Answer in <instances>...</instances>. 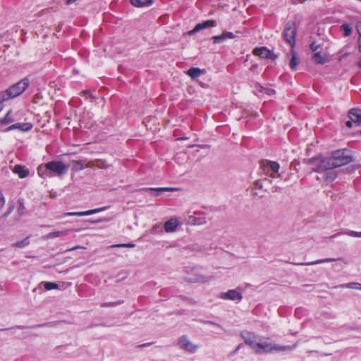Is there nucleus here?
<instances>
[{"instance_id": "obj_24", "label": "nucleus", "mask_w": 361, "mask_h": 361, "mask_svg": "<svg viewBox=\"0 0 361 361\" xmlns=\"http://www.w3.org/2000/svg\"><path fill=\"white\" fill-rule=\"evenodd\" d=\"M16 129L22 130V131H28L32 129V125L30 123H15Z\"/></svg>"}, {"instance_id": "obj_40", "label": "nucleus", "mask_w": 361, "mask_h": 361, "mask_svg": "<svg viewBox=\"0 0 361 361\" xmlns=\"http://www.w3.org/2000/svg\"><path fill=\"white\" fill-rule=\"evenodd\" d=\"M356 29L359 34V36H361V22H357L356 24Z\"/></svg>"}, {"instance_id": "obj_11", "label": "nucleus", "mask_w": 361, "mask_h": 361, "mask_svg": "<svg viewBox=\"0 0 361 361\" xmlns=\"http://www.w3.org/2000/svg\"><path fill=\"white\" fill-rule=\"evenodd\" d=\"M221 298L224 300L240 301L243 298V295L235 290H229L226 293L221 294Z\"/></svg>"}, {"instance_id": "obj_51", "label": "nucleus", "mask_w": 361, "mask_h": 361, "mask_svg": "<svg viewBox=\"0 0 361 361\" xmlns=\"http://www.w3.org/2000/svg\"><path fill=\"white\" fill-rule=\"evenodd\" d=\"M209 323L211 324L215 325V326H218L219 328H221V326L220 325H219L218 324H216V323H214V322H209Z\"/></svg>"}, {"instance_id": "obj_46", "label": "nucleus", "mask_w": 361, "mask_h": 361, "mask_svg": "<svg viewBox=\"0 0 361 361\" xmlns=\"http://www.w3.org/2000/svg\"><path fill=\"white\" fill-rule=\"evenodd\" d=\"M78 1V0H67L66 4H67V5H71V4H73V3L77 2Z\"/></svg>"}, {"instance_id": "obj_22", "label": "nucleus", "mask_w": 361, "mask_h": 361, "mask_svg": "<svg viewBox=\"0 0 361 361\" xmlns=\"http://www.w3.org/2000/svg\"><path fill=\"white\" fill-rule=\"evenodd\" d=\"M202 71L199 68H191L187 71V74L192 79L198 78Z\"/></svg>"}, {"instance_id": "obj_2", "label": "nucleus", "mask_w": 361, "mask_h": 361, "mask_svg": "<svg viewBox=\"0 0 361 361\" xmlns=\"http://www.w3.org/2000/svg\"><path fill=\"white\" fill-rule=\"evenodd\" d=\"M243 338L244 339L245 343L247 344L255 353L258 354L267 353L271 352L272 350H292L296 347V345H274L269 343L268 341L262 340L260 338L257 337V336L251 334H247V335L243 336Z\"/></svg>"}, {"instance_id": "obj_48", "label": "nucleus", "mask_w": 361, "mask_h": 361, "mask_svg": "<svg viewBox=\"0 0 361 361\" xmlns=\"http://www.w3.org/2000/svg\"><path fill=\"white\" fill-rule=\"evenodd\" d=\"M240 348H241V344H240V345H238L237 346V348H235V350L233 351V354L236 353L240 350Z\"/></svg>"}, {"instance_id": "obj_6", "label": "nucleus", "mask_w": 361, "mask_h": 361, "mask_svg": "<svg viewBox=\"0 0 361 361\" xmlns=\"http://www.w3.org/2000/svg\"><path fill=\"white\" fill-rule=\"evenodd\" d=\"M46 167L53 175H61L65 173L67 170V167L62 161H49L46 163Z\"/></svg>"}, {"instance_id": "obj_44", "label": "nucleus", "mask_w": 361, "mask_h": 361, "mask_svg": "<svg viewBox=\"0 0 361 361\" xmlns=\"http://www.w3.org/2000/svg\"><path fill=\"white\" fill-rule=\"evenodd\" d=\"M358 49L361 52V36L358 38Z\"/></svg>"}, {"instance_id": "obj_42", "label": "nucleus", "mask_w": 361, "mask_h": 361, "mask_svg": "<svg viewBox=\"0 0 361 361\" xmlns=\"http://www.w3.org/2000/svg\"><path fill=\"white\" fill-rule=\"evenodd\" d=\"M16 130L15 124H13L11 126H9L8 128H7L5 131L7 132V131H10V130Z\"/></svg>"}, {"instance_id": "obj_25", "label": "nucleus", "mask_w": 361, "mask_h": 361, "mask_svg": "<svg viewBox=\"0 0 361 361\" xmlns=\"http://www.w3.org/2000/svg\"><path fill=\"white\" fill-rule=\"evenodd\" d=\"M291 53L292 57L290 59L289 65L291 69L295 70L299 63V59L297 57L296 54L294 53L293 49H291Z\"/></svg>"}, {"instance_id": "obj_26", "label": "nucleus", "mask_w": 361, "mask_h": 361, "mask_svg": "<svg viewBox=\"0 0 361 361\" xmlns=\"http://www.w3.org/2000/svg\"><path fill=\"white\" fill-rule=\"evenodd\" d=\"M312 59L316 63L322 64L325 61V58L321 54L320 52H315L312 55Z\"/></svg>"}, {"instance_id": "obj_29", "label": "nucleus", "mask_w": 361, "mask_h": 361, "mask_svg": "<svg viewBox=\"0 0 361 361\" xmlns=\"http://www.w3.org/2000/svg\"><path fill=\"white\" fill-rule=\"evenodd\" d=\"M341 30L342 31H343L344 34L343 35L345 37H347V36H349L351 35V32H352V28L350 27V26L348 24H343L341 26Z\"/></svg>"}, {"instance_id": "obj_23", "label": "nucleus", "mask_w": 361, "mask_h": 361, "mask_svg": "<svg viewBox=\"0 0 361 361\" xmlns=\"http://www.w3.org/2000/svg\"><path fill=\"white\" fill-rule=\"evenodd\" d=\"M187 281L190 283H204L207 281V279L202 274H197L195 277H188Z\"/></svg>"}, {"instance_id": "obj_33", "label": "nucleus", "mask_w": 361, "mask_h": 361, "mask_svg": "<svg viewBox=\"0 0 361 361\" xmlns=\"http://www.w3.org/2000/svg\"><path fill=\"white\" fill-rule=\"evenodd\" d=\"M135 246L134 243H124V244H116L113 245L112 247H130L133 248Z\"/></svg>"}, {"instance_id": "obj_21", "label": "nucleus", "mask_w": 361, "mask_h": 361, "mask_svg": "<svg viewBox=\"0 0 361 361\" xmlns=\"http://www.w3.org/2000/svg\"><path fill=\"white\" fill-rule=\"evenodd\" d=\"M15 121V118H13L12 115V110H9L6 116L0 120V123L3 125H6L10 123H12Z\"/></svg>"}, {"instance_id": "obj_15", "label": "nucleus", "mask_w": 361, "mask_h": 361, "mask_svg": "<svg viewBox=\"0 0 361 361\" xmlns=\"http://www.w3.org/2000/svg\"><path fill=\"white\" fill-rule=\"evenodd\" d=\"M13 172L18 174L20 178H24L29 174V171L25 166L20 165H16L14 167Z\"/></svg>"}, {"instance_id": "obj_39", "label": "nucleus", "mask_w": 361, "mask_h": 361, "mask_svg": "<svg viewBox=\"0 0 361 361\" xmlns=\"http://www.w3.org/2000/svg\"><path fill=\"white\" fill-rule=\"evenodd\" d=\"M94 166H96L98 168H104L105 167L104 163L102 161H97L96 164H93Z\"/></svg>"}, {"instance_id": "obj_8", "label": "nucleus", "mask_w": 361, "mask_h": 361, "mask_svg": "<svg viewBox=\"0 0 361 361\" xmlns=\"http://www.w3.org/2000/svg\"><path fill=\"white\" fill-rule=\"evenodd\" d=\"M253 54L262 59H275L276 58L272 51L264 47L255 48L253 50Z\"/></svg>"}, {"instance_id": "obj_28", "label": "nucleus", "mask_w": 361, "mask_h": 361, "mask_svg": "<svg viewBox=\"0 0 361 361\" xmlns=\"http://www.w3.org/2000/svg\"><path fill=\"white\" fill-rule=\"evenodd\" d=\"M29 243L30 241L28 238H25L20 241L16 242L15 244H13V246L18 248H23L26 247L29 244Z\"/></svg>"}, {"instance_id": "obj_4", "label": "nucleus", "mask_w": 361, "mask_h": 361, "mask_svg": "<svg viewBox=\"0 0 361 361\" xmlns=\"http://www.w3.org/2000/svg\"><path fill=\"white\" fill-rule=\"evenodd\" d=\"M296 25L293 22H288L284 27L283 36L286 42L293 49L295 44Z\"/></svg>"}, {"instance_id": "obj_47", "label": "nucleus", "mask_w": 361, "mask_h": 361, "mask_svg": "<svg viewBox=\"0 0 361 361\" xmlns=\"http://www.w3.org/2000/svg\"><path fill=\"white\" fill-rule=\"evenodd\" d=\"M82 94L85 96V97H88L90 95V92L88 90H84L82 92Z\"/></svg>"}, {"instance_id": "obj_50", "label": "nucleus", "mask_w": 361, "mask_h": 361, "mask_svg": "<svg viewBox=\"0 0 361 361\" xmlns=\"http://www.w3.org/2000/svg\"><path fill=\"white\" fill-rule=\"evenodd\" d=\"M79 248H82V247H80V246H77V247H73V248L68 249V250H67V251H71V250H74L79 249Z\"/></svg>"}, {"instance_id": "obj_10", "label": "nucleus", "mask_w": 361, "mask_h": 361, "mask_svg": "<svg viewBox=\"0 0 361 361\" xmlns=\"http://www.w3.org/2000/svg\"><path fill=\"white\" fill-rule=\"evenodd\" d=\"M216 26V23L213 20H208L204 22L198 23L195 25V27L190 31L188 32V35H192L202 29L214 27Z\"/></svg>"}, {"instance_id": "obj_18", "label": "nucleus", "mask_w": 361, "mask_h": 361, "mask_svg": "<svg viewBox=\"0 0 361 361\" xmlns=\"http://www.w3.org/2000/svg\"><path fill=\"white\" fill-rule=\"evenodd\" d=\"M130 1L134 6L145 7L152 5L154 0H130Z\"/></svg>"}, {"instance_id": "obj_41", "label": "nucleus", "mask_w": 361, "mask_h": 361, "mask_svg": "<svg viewBox=\"0 0 361 361\" xmlns=\"http://www.w3.org/2000/svg\"><path fill=\"white\" fill-rule=\"evenodd\" d=\"M120 304L119 302H109V303H104L102 305V307H106V306H111V305H118Z\"/></svg>"}, {"instance_id": "obj_17", "label": "nucleus", "mask_w": 361, "mask_h": 361, "mask_svg": "<svg viewBox=\"0 0 361 361\" xmlns=\"http://www.w3.org/2000/svg\"><path fill=\"white\" fill-rule=\"evenodd\" d=\"M177 189L175 188H147L146 190L152 192L154 195H159L161 192H167V191H175Z\"/></svg>"}, {"instance_id": "obj_34", "label": "nucleus", "mask_w": 361, "mask_h": 361, "mask_svg": "<svg viewBox=\"0 0 361 361\" xmlns=\"http://www.w3.org/2000/svg\"><path fill=\"white\" fill-rule=\"evenodd\" d=\"M261 92H264L268 95H273L275 94V90L271 88H264L261 87Z\"/></svg>"}, {"instance_id": "obj_35", "label": "nucleus", "mask_w": 361, "mask_h": 361, "mask_svg": "<svg viewBox=\"0 0 361 361\" xmlns=\"http://www.w3.org/2000/svg\"><path fill=\"white\" fill-rule=\"evenodd\" d=\"M319 47L320 45L315 42L310 44V49L312 51H316L317 49H319Z\"/></svg>"}, {"instance_id": "obj_14", "label": "nucleus", "mask_w": 361, "mask_h": 361, "mask_svg": "<svg viewBox=\"0 0 361 361\" xmlns=\"http://www.w3.org/2000/svg\"><path fill=\"white\" fill-rule=\"evenodd\" d=\"M206 218L203 216L199 215L196 213L192 216H189V223L195 225H203L206 224Z\"/></svg>"}, {"instance_id": "obj_7", "label": "nucleus", "mask_w": 361, "mask_h": 361, "mask_svg": "<svg viewBox=\"0 0 361 361\" xmlns=\"http://www.w3.org/2000/svg\"><path fill=\"white\" fill-rule=\"evenodd\" d=\"M263 167H264V170L265 171H267V173H269L270 171L272 172V173L271 174V176L272 178L281 176L280 173H278L277 176L275 175V173H278L279 168H280V166L277 162L267 160L264 162Z\"/></svg>"}, {"instance_id": "obj_32", "label": "nucleus", "mask_w": 361, "mask_h": 361, "mask_svg": "<svg viewBox=\"0 0 361 361\" xmlns=\"http://www.w3.org/2000/svg\"><path fill=\"white\" fill-rule=\"evenodd\" d=\"M161 231H162L161 225L160 224H157L152 226V228L150 230V233L155 234V233H159L161 232Z\"/></svg>"}, {"instance_id": "obj_27", "label": "nucleus", "mask_w": 361, "mask_h": 361, "mask_svg": "<svg viewBox=\"0 0 361 361\" xmlns=\"http://www.w3.org/2000/svg\"><path fill=\"white\" fill-rule=\"evenodd\" d=\"M341 287L361 290V284L359 283H356V282H351V283L343 284V285H341Z\"/></svg>"}, {"instance_id": "obj_45", "label": "nucleus", "mask_w": 361, "mask_h": 361, "mask_svg": "<svg viewBox=\"0 0 361 361\" xmlns=\"http://www.w3.org/2000/svg\"><path fill=\"white\" fill-rule=\"evenodd\" d=\"M255 185H256L257 187H259V188H262V186L261 181H260V180H259L255 181Z\"/></svg>"}, {"instance_id": "obj_49", "label": "nucleus", "mask_w": 361, "mask_h": 361, "mask_svg": "<svg viewBox=\"0 0 361 361\" xmlns=\"http://www.w3.org/2000/svg\"><path fill=\"white\" fill-rule=\"evenodd\" d=\"M0 202L2 203V204H4V202H5L4 197L2 195H1V196L0 197Z\"/></svg>"}, {"instance_id": "obj_16", "label": "nucleus", "mask_w": 361, "mask_h": 361, "mask_svg": "<svg viewBox=\"0 0 361 361\" xmlns=\"http://www.w3.org/2000/svg\"><path fill=\"white\" fill-rule=\"evenodd\" d=\"M37 173L41 178H43L52 176V174L49 173V171L46 167V164H41L37 167Z\"/></svg>"}, {"instance_id": "obj_30", "label": "nucleus", "mask_w": 361, "mask_h": 361, "mask_svg": "<svg viewBox=\"0 0 361 361\" xmlns=\"http://www.w3.org/2000/svg\"><path fill=\"white\" fill-rule=\"evenodd\" d=\"M42 283L44 285V288L47 290L57 289L59 288L58 284L54 282H44Z\"/></svg>"}, {"instance_id": "obj_37", "label": "nucleus", "mask_w": 361, "mask_h": 361, "mask_svg": "<svg viewBox=\"0 0 361 361\" xmlns=\"http://www.w3.org/2000/svg\"><path fill=\"white\" fill-rule=\"evenodd\" d=\"M338 54H339L338 59H339V61H341L343 58H344L345 56H347L348 54V53L347 51H344L343 50H341L338 52Z\"/></svg>"}, {"instance_id": "obj_52", "label": "nucleus", "mask_w": 361, "mask_h": 361, "mask_svg": "<svg viewBox=\"0 0 361 361\" xmlns=\"http://www.w3.org/2000/svg\"><path fill=\"white\" fill-rule=\"evenodd\" d=\"M149 345V343H144L142 345H140V347L148 346Z\"/></svg>"}, {"instance_id": "obj_12", "label": "nucleus", "mask_w": 361, "mask_h": 361, "mask_svg": "<svg viewBox=\"0 0 361 361\" xmlns=\"http://www.w3.org/2000/svg\"><path fill=\"white\" fill-rule=\"evenodd\" d=\"M348 117L357 126H361V109H350L348 112Z\"/></svg>"}, {"instance_id": "obj_54", "label": "nucleus", "mask_w": 361, "mask_h": 361, "mask_svg": "<svg viewBox=\"0 0 361 361\" xmlns=\"http://www.w3.org/2000/svg\"><path fill=\"white\" fill-rule=\"evenodd\" d=\"M360 134H361V130H360Z\"/></svg>"}, {"instance_id": "obj_1", "label": "nucleus", "mask_w": 361, "mask_h": 361, "mask_svg": "<svg viewBox=\"0 0 361 361\" xmlns=\"http://www.w3.org/2000/svg\"><path fill=\"white\" fill-rule=\"evenodd\" d=\"M352 161L351 152L348 149H342L333 152L330 157L312 159L310 162L314 166L312 170L319 174L317 179H323L326 182L331 183L337 177L336 168L348 164Z\"/></svg>"}, {"instance_id": "obj_13", "label": "nucleus", "mask_w": 361, "mask_h": 361, "mask_svg": "<svg viewBox=\"0 0 361 361\" xmlns=\"http://www.w3.org/2000/svg\"><path fill=\"white\" fill-rule=\"evenodd\" d=\"M180 222L176 218H171L164 224V229L167 233H172L176 231Z\"/></svg>"}, {"instance_id": "obj_20", "label": "nucleus", "mask_w": 361, "mask_h": 361, "mask_svg": "<svg viewBox=\"0 0 361 361\" xmlns=\"http://www.w3.org/2000/svg\"><path fill=\"white\" fill-rule=\"evenodd\" d=\"M336 260V259H334V258H326V259H318V260H316V261H314V262L300 263L299 264L300 265L310 266V265L319 264L326 263V262H334Z\"/></svg>"}, {"instance_id": "obj_3", "label": "nucleus", "mask_w": 361, "mask_h": 361, "mask_svg": "<svg viewBox=\"0 0 361 361\" xmlns=\"http://www.w3.org/2000/svg\"><path fill=\"white\" fill-rule=\"evenodd\" d=\"M29 84V79L24 78L5 91L0 92V97L4 102L13 99L23 93L28 87Z\"/></svg>"}, {"instance_id": "obj_19", "label": "nucleus", "mask_w": 361, "mask_h": 361, "mask_svg": "<svg viewBox=\"0 0 361 361\" xmlns=\"http://www.w3.org/2000/svg\"><path fill=\"white\" fill-rule=\"evenodd\" d=\"M71 230L70 229H66L65 231H55V232H51V233H48L45 237L44 238L45 239H53V238H58V237H60L61 235H67L69 231H71Z\"/></svg>"}, {"instance_id": "obj_43", "label": "nucleus", "mask_w": 361, "mask_h": 361, "mask_svg": "<svg viewBox=\"0 0 361 361\" xmlns=\"http://www.w3.org/2000/svg\"><path fill=\"white\" fill-rule=\"evenodd\" d=\"M353 121L352 120L350 119V121H347L345 123V125L346 126H348V128H352L353 126Z\"/></svg>"}, {"instance_id": "obj_38", "label": "nucleus", "mask_w": 361, "mask_h": 361, "mask_svg": "<svg viewBox=\"0 0 361 361\" xmlns=\"http://www.w3.org/2000/svg\"><path fill=\"white\" fill-rule=\"evenodd\" d=\"M224 33L226 35V37L227 39H233L235 37L234 34L231 32H226Z\"/></svg>"}, {"instance_id": "obj_31", "label": "nucleus", "mask_w": 361, "mask_h": 361, "mask_svg": "<svg viewBox=\"0 0 361 361\" xmlns=\"http://www.w3.org/2000/svg\"><path fill=\"white\" fill-rule=\"evenodd\" d=\"M212 39L214 41V43L216 44V43H221L222 42H224V40H226L227 39L226 37L225 33L224 32L220 35L214 36L212 37Z\"/></svg>"}, {"instance_id": "obj_9", "label": "nucleus", "mask_w": 361, "mask_h": 361, "mask_svg": "<svg viewBox=\"0 0 361 361\" xmlns=\"http://www.w3.org/2000/svg\"><path fill=\"white\" fill-rule=\"evenodd\" d=\"M105 209V207L97 208L94 209H90L85 212H67L63 214V216H84L92 215L100 212H102Z\"/></svg>"}, {"instance_id": "obj_5", "label": "nucleus", "mask_w": 361, "mask_h": 361, "mask_svg": "<svg viewBox=\"0 0 361 361\" xmlns=\"http://www.w3.org/2000/svg\"><path fill=\"white\" fill-rule=\"evenodd\" d=\"M177 345L180 349L191 354L196 353L199 348V345L192 342L185 335L178 338Z\"/></svg>"}, {"instance_id": "obj_36", "label": "nucleus", "mask_w": 361, "mask_h": 361, "mask_svg": "<svg viewBox=\"0 0 361 361\" xmlns=\"http://www.w3.org/2000/svg\"><path fill=\"white\" fill-rule=\"evenodd\" d=\"M347 235L351 237L359 238V232L357 231H349L348 232H347Z\"/></svg>"}, {"instance_id": "obj_53", "label": "nucleus", "mask_w": 361, "mask_h": 361, "mask_svg": "<svg viewBox=\"0 0 361 361\" xmlns=\"http://www.w3.org/2000/svg\"><path fill=\"white\" fill-rule=\"evenodd\" d=\"M359 238H361V232H359Z\"/></svg>"}]
</instances>
